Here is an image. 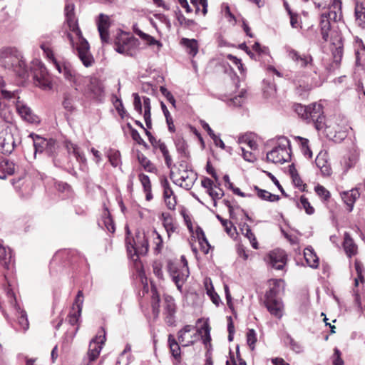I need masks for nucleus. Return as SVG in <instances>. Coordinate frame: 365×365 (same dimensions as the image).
I'll use <instances>...</instances> for the list:
<instances>
[{"instance_id": "1", "label": "nucleus", "mask_w": 365, "mask_h": 365, "mask_svg": "<svg viewBox=\"0 0 365 365\" xmlns=\"http://www.w3.org/2000/svg\"><path fill=\"white\" fill-rule=\"evenodd\" d=\"M0 63L7 69H12L13 71L21 78H27L29 72L22 59L21 53L15 48H5L0 51Z\"/></svg>"}, {"instance_id": "2", "label": "nucleus", "mask_w": 365, "mask_h": 365, "mask_svg": "<svg viewBox=\"0 0 365 365\" xmlns=\"http://www.w3.org/2000/svg\"><path fill=\"white\" fill-rule=\"evenodd\" d=\"M47 150V156L51 160L55 167L64 169L71 175L77 177V172L75 170L74 163L58 143L56 146L51 147Z\"/></svg>"}, {"instance_id": "3", "label": "nucleus", "mask_w": 365, "mask_h": 365, "mask_svg": "<svg viewBox=\"0 0 365 365\" xmlns=\"http://www.w3.org/2000/svg\"><path fill=\"white\" fill-rule=\"evenodd\" d=\"M278 291L276 287L269 288L265 293L264 305L269 312L277 317L281 319L283 316V303L280 298L277 297Z\"/></svg>"}, {"instance_id": "4", "label": "nucleus", "mask_w": 365, "mask_h": 365, "mask_svg": "<svg viewBox=\"0 0 365 365\" xmlns=\"http://www.w3.org/2000/svg\"><path fill=\"white\" fill-rule=\"evenodd\" d=\"M149 248L148 240L143 232L138 230L135 233V237L131 241L126 240V249L129 255L132 256L131 252L134 251L133 255H145Z\"/></svg>"}, {"instance_id": "5", "label": "nucleus", "mask_w": 365, "mask_h": 365, "mask_svg": "<svg viewBox=\"0 0 365 365\" xmlns=\"http://www.w3.org/2000/svg\"><path fill=\"white\" fill-rule=\"evenodd\" d=\"M16 143L11 128L6 125H0V153L9 155L12 153Z\"/></svg>"}, {"instance_id": "6", "label": "nucleus", "mask_w": 365, "mask_h": 365, "mask_svg": "<svg viewBox=\"0 0 365 365\" xmlns=\"http://www.w3.org/2000/svg\"><path fill=\"white\" fill-rule=\"evenodd\" d=\"M34 83L41 88H46L48 86L49 82L47 79V71L44 65L38 60L32 61V66L30 68Z\"/></svg>"}, {"instance_id": "7", "label": "nucleus", "mask_w": 365, "mask_h": 365, "mask_svg": "<svg viewBox=\"0 0 365 365\" xmlns=\"http://www.w3.org/2000/svg\"><path fill=\"white\" fill-rule=\"evenodd\" d=\"M76 34L81 38L79 46L77 48L78 56L86 67H90L94 63V58L90 53L88 42L82 37V33L78 27L76 29Z\"/></svg>"}, {"instance_id": "8", "label": "nucleus", "mask_w": 365, "mask_h": 365, "mask_svg": "<svg viewBox=\"0 0 365 365\" xmlns=\"http://www.w3.org/2000/svg\"><path fill=\"white\" fill-rule=\"evenodd\" d=\"M29 138L33 140V145L34 148V155L37 153H45L48 155V150L51 147L56 146L57 141L53 138L46 139L34 133L29 134Z\"/></svg>"}, {"instance_id": "9", "label": "nucleus", "mask_w": 365, "mask_h": 365, "mask_svg": "<svg viewBox=\"0 0 365 365\" xmlns=\"http://www.w3.org/2000/svg\"><path fill=\"white\" fill-rule=\"evenodd\" d=\"M19 96L16 98V101H14L18 114L21 118L32 124H37L40 122L39 118L34 113L32 110L23 101L19 100Z\"/></svg>"}, {"instance_id": "10", "label": "nucleus", "mask_w": 365, "mask_h": 365, "mask_svg": "<svg viewBox=\"0 0 365 365\" xmlns=\"http://www.w3.org/2000/svg\"><path fill=\"white\" fill-rule=\"evenodd\" d=\"M6 294L8 297L9 302L11 306H13L16 312V314H18V322L21 328L26 331L29 329V321L27 319L26 312L24 310H22L19 305L16 303V299L14 292L7 288L6 289Z\"/></svg>"}, {"instance_id": "11", "label": "nucleus", "mask_w": 365, "mask_h": 365, "mask_svg": "<svg viewBox=\"0 0 365 365\" xmlns=\"http://www.w3.org/2000/svg\"><path fill=\"white\" fill-rule=\"evenodd\" d=\"M165 321L168 326H175L176 305L173 297L165 295L164 297Z\"/></svg>"}, {"instance_id": "12", "label": "nucleus", "mask_w": 365, "mask_h": 365, "mask_svg": "<svg viewBox=\"0 0 365 365\" xmlns=\"http://www.w3.org/2000/svg\"><path fill=\"white\" fill-rule=\"evenodd\" d=\"M101 331L103 332V336H96V337L93 339L90 342L88 351L90 361H93L98 358L102 349L101 345L106 341V331L103 327H101Z\"/></svg>"}, {"instance_id": "13", "label": "nucleus", "mask_w": 365, "mask_h": 365, "mask_svg": "<svg viewBox=\"0 0 365 365\" xmlns=\"http://www.w3.org/2000/svg\"><path fill=\"white\" fill-rule=\"evenodd\" d=\"M138 43V39L134 36L121 37L120 39H116L115 41V50L121 54L130 56V47L135 46Z\"/></svg>"}, {"instance_id": "14", "label": "nucleus", "mask_w": 365, "mask_h": 365, "mask_svg": "<svg viewBox=\"0 0 365 365\" xmlns=\"http://www.w3.org/2000/svg\"><path fill=\"white\" fill-rule=\"evenodd\" d=\"M110 26L109 16L100 14L97 19L98 31L103 43H108L109 33L108 29Z\"/></svg>"}, {"instance_id": "15", "label": "nucleus", "mask_w": 365, "mask_h": 365, "mask_svg": "<svg viewBox=\"0 0 365 365\" xmlns=\"http://www.w3.org/2000/svg\"><path fill=\"white\" fill-rule=\"evenodd\" d=\"M269 263L274 269L281 270L287 262V255L283 250H274L269 254Z\"/></svg>"}, {"instance_id": "16", "label": "nucleus", "mask_w": 365, "mask_h": 365, "mask_svg": "<svg viewBox=\"0 0 365 365\" xmlns=\"http://www.w3.org/2000/svg\"><path fill=\"white\" fill-rule=\"evenodd\" d=\"M64 145L66 153L69 158L71 155H73L76 160L80 163L81 166V164H85L86 163V158L84 154L80 150V148L77 145L73 144L70 141H65Z\"/></svg>"}, {"instance_id": "17", "label": "nucleus", "mask_w": 365, "mask_h": 365, "mask_svg": "<svg viewBox=\"0 0 365 365\" xmlns=\"http://www.w3.org/2000/svg\"><path fill=\"white\" fill-rule=\"evenodd\" d=\"M88 88L96 99L101 101V98L104 96V86L100 79L91 77Z\"/></svg>"}, {"instance_id": "18", "label": "nucleus", "mask_w": 365, "mask_h": 365, "mask_svg": "<svg viewBox=\"0 0 365 365\" xmlns=\"http://www.w3.org/2000/svg\"><path fill=\"white\" fill-rule=\"evenodd\" d=\"M300 108L304 110L305 118L312 121L324 113L322 106L318 103H314L308 107L300 106Z\"/></svg>"}, {"instance_id": "19", "label": "nucleus", "mask_w": 365, "mask_h": 365, "mask_svg": "<svg viewBox=\"0 0 365 365\" xmlns=\"http://www.w3.org/2000/svg\"><path fill=\"white\" fill-rule=\"evenodd\" d=\"M289 56L293 61L299 63L301 67H307L312 65L313 58L311 55H300L299 53L294 49L289 51Z\"/></svg>"}, {"instance_id": "20", "label": "nucleus", "mask_w": 365, "mask_h": 365, "mask_svg": "<svg viewBox=\"0 0 365 365\" xmlns=\"http://www.w3.org/2000/svg\"><path fill=\"white\" fill-rule=\"evenodd\" d=\"M279 140H281V143L276 147H274L272 150L269 151V156H273L275 158V160L279 161V158H277V155L276 154L278 151H281L282 153L285 152H291V144L289 140L284 136H279Z\"/></svg>"}, {"instance_id": "21", "label": "nucleus", "mask_w": 365, "mask_h": 365, "mask_svg": "<svg viewBox=\"0 0 365 365\" xmlns=\"http://www.w3.org/2000/svg\"><path fill=\"white\" fill-rule=\"evenodd\" d=\"M341 195L343 201L349 207V212H351L354 202L360 196L359 192L357 189H352L349 191L343 192Z\"/></svg>"}, {"instance_id": "22", "label": "nucleus", "mask_w": 365, "mask_h": 365, "mask_svg": "<svg viewBox=\"0 0 365 365\" xmlns=\"http://www.w3.org/2000/svg\"><path fill=\"white\" fill-rule=\"evenodd\" d=\"M83 304V294L81 290H79L77 293V295L75 299V302L73 304V312H70L69 315L72 317H76L78 319H79L81 312H82V307Z\"/></svg>"}, {"instance_id": "23", "label": "nucleus", "mask_w": 365, "mask_h": 365, "mask_svg": "<svg viewBox=\"0 0 365 365\" xmlns=\"http://www.w3.org/2000/svg\"><path fill=\"white\" fill-rule=\"evenodd\" d=\"M337 43L334 41L332 43L334 45L337 46L335 47L334 50L332 51V55L334 58V63L338 66L341 61L342 55H343V38L340 36H337V39H336Z\"/></svg>"}, {"instance_id": "24", "label": "nucleus", "mask_w": 365, "mask_h": 365, "mask_svg": "<svg viewBox=\"0 0 365 365\" xmlns=\"http://www.w3.org/2000/svg\"><path fill=\"white\" fill-rule=\"evenodd\" d=\"M304 258L308 265L312 268H317L319 266V257L312 247H307L304 250Z\"/></svg>"}, {"instance_id": "25", "label": "nucleus", "mask_w": 365, "mask_h": 365, "mask_svg": "<svg viewBox=\"0 0 365 365\" xmlns=\"http://www.w3.org/2000/svg\"><path fill=\"white\" fill-rule=\"evenodd\" d=\"M137 159L145 171L155 173L157 168L140 151H137Z\"/></svg>"}, {"instance_id": "26", "label": "nucleus", "mask_w": 365, "mask_h": 365, "mask_svg": "<svg viewBox=\"0 0 365 365\" xmlns=\"http://www.w3.org/2000/svg\"><path fill=\"white\" fill-rule=\"evenodd\" d=\"M200 124L204 130H205L210 137L213 140L214 143L216 146L220 147L222 149L225 148V145L222 139L216 135L212 128L210 127L209 124L207 123L205 120H200Z\"/></svg>"}, {"instance_id": "27", "label": "nucleus", "mask_w": 365, "mask_h": 365, "mask_svg": "<svg viewBox=\"0 0 365 365\" xmlns=\"http://www.w3.org/2000/svg\"><path fill=\"white\" fill-rule=\"evenodd\" d=\"M344 248L349 257H351L356 252V246L348 232L344 233Z\"/></svg>"}, {"instance_id": "28", "label": "nucleus", "mask_w": 365, "mask_h": 365, "mask_svg": "<svg viewBox=\"0 0 365 365\" xmlns=\"http://www.w3.org/2000/svg\"><path fill=\"white\" fill-rule=\"evenodd\" d=\"M175 145L178 153L181 155V157L186 159H189L190 158V152L187 150V143L182 138H176L175 140Z\"/></svg>"}, {"instance_id": "29", "label": "nucleus", "mask_w": 365, "mask_h": 365, "mask_svg": "<svg viewBox=\"0 0 365 365\" xmlns=\"http://www.w3.org/2000/svg\"><path fill=\"white\" fill-rule=\"evenodd\" d=\"M181 44L186 47L187 53L192 56H195L198 52V45L197 40L182 38Z\"/></svg>"}, {"instance_id": "30", "label": "nucleus", "mask_w": 365, "mask_h": 365, "mask_svg": "<svg viewBox=\"0 0 365 365\" xmlns=\"http://www.w3.org/2000/svg\"><path fill=\"white\" fill-rule=\"evenodd\" d=\"M133 29L134 33L139 36V37L141 38L143 40L147 41V43L149 46L158 45V46L159 47L162 46V43L159 41L155 40L153 36H150L149 34L143 32L141 30L138 29L137 25H134Z\"/></svg>"}, {"instance_id": "31", "label": "nucleus", "mask_w": 365, "mask_h": 365, "mask_svg": "<svg viewBox=\"0 0 365 365\" xmlns=\"http://www.w3.org/2000/svg\"><path fill=\"white\" fill-rule=\"evenodd\" d=\"M152 299H151V307L153 314L155 318H158L160 314V297L158 294L156 289L152 288Z\"/></svg>"}, {"instance_id": "32", "label": "nucleus", "mask_w": 365, "mask_h": 365, "mask_svg": "<svg viewBox=\"0 0 365 365\" xmlns=\"http://www.w3.org/2000/svg\"><path fill=\"white\" fill-rule=\"evenodd\" d=\"M277 158H279V161H277L275 160L273 158V156H269V152H268L267 153V161L268 162H271V163H280V164H283L286 162H288L291 160V154L292 153L291 152H285V153H282L281 151H278L277 153Z\"/></svg>"}, {"instance_id": "33", "label": "nucleus", "mask_w": 365, "mask_h": 365, "mask_svg": "<svg viewBox=\"0 0 365 365\" xmlns=\"http://www.w3.org/2000/svg\"><path fill=\"white\" fill-rule=\"evenodd\" d=\"M286 346H289L290 349L295 353H301L303 351V346L301 344L295 341L289 334H287L284 339Z\"/></svg>"}, {"instance_id": "34", "label": "nucleus", "mask_w": 365, "mask_h": 365, "mask_svg": "<svg viewBox=\"0 0 365 365\" xmlns=\"http://www.w3.org/2000/svg\"><path fill=\"white\" fill-rule=\"evenodd\" d=\"M14 163L6 158L0 159V171L6 172L9 175H12L15 172Z\"/></svg>"}, {"instance_id": "35", "label": "nucleus", "mask_w": 365, "mask_h": 365, "mask_svg": "<svg viewBox=\"0 0 365 365\" xmlns=\"http://www.w3.org/2000/svg\"><path fill=\"white\" fill-rule=\"evenodd\" d=\"M73 96L68 93H65L63 94V101L62 102V106L65 110L70 113H73L76 110V107L73 106Z\"/></svg>"}, {"instance_id": "36", "label": "nucleus", "mask_w": 365, "mask_h": 365, "mask_svg": "<svg viewBox=\"0 0 365 365\" xmlns=\"http://www.w3.org/2000/svg\"><path fill=\"white\" fill-rule=\"evenodd\" d=\"M360 9L359 10L357 6L355 8L356 21L359 26L365 29V7L361 4Z\"/></svg>"}, {"instance_id": "37", "label": "nucleus", "mask_w": 365, "mask_h": 365, "mask_svg": "<svg viewBox=\"0 0 365 365\" xmlns=\"http://www.w3.org/2000/svg\"><path fill=\"white\" fill-rule=\"evenodd\" d=\"M108 158L113 167L121 165L120 153L119 150L110 149L108 153Z\"/></svg>"}, {"instance_id": "38", "label": "nucleus", "mask_w": 365, "mask_h": 365, "mask_svg": "<svg viewBox=\"0 0 365 365\" xmlns=\"http://www.w3.org/2000/svg\"><path fill=\"white\" fill-rule=\"evenodd\" d=\"M103 224L108 231L111 233H114L115 231V227L114 224V221L111 217V215L108 209H106L104 215H103Z\"/></svg>"}, {"instance_id": "39", "label": "nucleus", "mask_w": 365, "mask_h": 365, "mask_svg": "<svg viewBox=\"0 0 365 365\" xmlns=\"http://www.w3.org/2000/svg\"><path fill=\"white\" fill-rule=\"evenodd\" d=\"M11 259V254L9 250V252H6V248L0 245V261L2 262V264L6 269L9 267V263Z\"/></svg>"}, {"instance_id": "40", "label": "nucleus", "mask_w": 365, "mask_h": 365, "mask_svg": "<svg viewBox=\"0 0 365 365\" xmlns=\"http://www.w3.org/2000/svg\"><path fill=\"white\" fill-rule=\"evenodd\" d=\"M163 225L168 232V236H170V232H174L176 230V227L173 225L172 222V218L170 215H165V214L162 215Z\"/></svg>"}, {"instance_id": "41", "label": "nucleus", "mask_w": 365, "mask_h": 365, "mask_svg": "<svg viewBox=\"0 0 365 365\" xmlns=\"http://www.w3.org/2000/svg\"><path fill=\"white\" fill-rule=\"evenodd\" d=\"M5 86V83L1 81H0V88H1V93L4 99L7 100H11V99H16V98L18 96V90H15L14 91H9L4 88Z\"/></svg>"}, {"instance_id": "42", "label": "nucleus", "mask_w": 365, "mask_h": 365, "mask_svg": "<svg viewBox=\"0 0 365 365\" xmlns=\"http://www.w3.org/2000/svg\"><path fill=\"white\" fill-rule=\"evenodd\" d=\"M161 185L163 188V198H170L171 196L174 197V192L165 177L161 180Z\"/></svg>"}, {"instance_id": "43", "label": "nucleus", "mask_w": 365, "mask_h": 365, "mask_svg": "<svg viewBox=\"0 0 365 365\" xmlns=\"http://www.w3.org/2000/svg\"><path fill=\"white\" fill-rule=\"evenodd\" d=\"M314 190L316 193L321 197L324 201H328L330 198V192L327 190L324 186L321 185H317L314 187Z\"/></svg>"}, {"instance_id": "44", "label": "nucleus", "mask_w": 365, "mask_h": 365, "mask_svg": "<svg viewBox=\"0 0 365 365\" xmlns=\"http://www.w3.org/2000/svg\"><path fill=\"white\" fill-rule=\"evenodd\" d=\"M257 341L256 332L253 329L248 330L247 333V343L251 350L255 349V344Z\"/></svg>"}, {"instance_id": "45", "label": "nucleus", "mask_w": 365, "mask_h": 365, "mask_svg": "<svg viewBox=\"0 0 365 365\" xmlns=\"http://www.w3.org/2000/svg\"><path fill=\"white\" fill-rule=\"evenodd\" d=\"M300 203L302 204V207L304 209L307 215H312L314 212V208L311 205L309 202L308 201V199L304 196L302 195L300 197Z\"/></svg>"}, {"instance_id": "46", "label": "nucleus", "mask_w": 365, "mask_h": 365, "mask_svg": "<svg viewBox=\"0 0 365 365\" xmlns=\"http://www.w3.org/2000/svg\"><path fill=\"white\" fill-rule=\"evenodd\" d=\"M217 219L221 222L222 225L225 227V232L230 235H232V227H233V225L232 222L228 221L227 220H225L222 218L220 215L216 214Z\"/></svg>"}, {"instance_id": "47", "label": "nucleus", "mask_w": 365, "mask_h": 365, "mask_svg": "<svg viewBox=\"0 0 365 365\" xmlns=\"http://www.w3.org/2000/svg\"><path fill=\"white\" fill-rule=\"evenodd\" d=\"M138 177L144 191H150L151 189V182L149 177L143 173H140Z\"/></svg>"}, {"instance_id": "48", "label": "nucleus", "mask_w": 365, "mask_h": 365, "mask_svg": "<svg viewBox=\"0 0 365 365\" xmlns=\"http://www.w3.org/2000/svg\"><path fill=\"white\" fill-rule=\"evenodd\" d=\"M64 77L69 81H74V73L68 63L63 64V72Z\"/></svg>"}, {"instance_id": "49", "label": "nucleus", "mask_w": 365, "mask_h": 365, "mask_svg": "<svg viewBox=\"0 0 365 365\" xmlns=\"http://www.w3.org/2000/svg\"><path fill=\"white\" fill-rule=\"evenodd\" d=\"M200 332H203L205 334V339H203V343L206 344L207 342H210L211 340L210 336V327L209 324L206 322L200 328Z\"/></svg>"}, {"instance_id": "50", "label": "nucleus", "mask_w": 365, "mask_h": 365, "mask_svg": "<svg viewBox=\"0 0 365 365\" xmlns=\"http://www.w3.org/2000/svg\"><path fill=\"white\" fill-rule=\"evenodd\" d=\"M160 91L162 95L164 96L166 99L173 105V106L175 107V100L172 93L164 86L160 87Z\"/></svg>"}, {"instance_id": "51", "label": "nucleus", "mask_w": 365, "mask_h": 365, "mask_svg": "<svg viewBox=\"0 0 365 365\" xmlns=\"http://www.w3.org/2000/svg\"><path fill=\"white\" fill-rule=\"evenodd\" d=\"M241 231L247 237L250 242L255 240V235L252 233L250 227L247 223H243L240 227Z\"/></svg>"}, {"instance_id": "52", "label": "nucleus", "mask_w": 365, "mask_h": 365, "mask_svg": "<svg viewBox=\"0 0 365 365\" xmlns=\"http://www.w3.org/2000/svg\"><path fill=\"white\" fill-rule=\"evenodd\" d=\"M207 294L210 297L212 303L218 307L221 300L220 296L215 292L213 287L210 289H207Z\"/></svg>"}, {"instance_id": "53", "label": "nucleus", "mask_w": 365, "mask_h": 365, "mask_svg": "<svg viewBox=\"0 0 365 365\" xmlns=\"http://www.w3.org/2000/svg\"><path fill=\"white\" fill-rule=\"evenodd\" d=\"M179 15L180 16H179L178 21L180 25H181V26L184 25L187 28H190L191 26L196 24V23L194 20L186 19L183 14H179Z\"/></svg>"}, {"instance_id": "54", "label": "nucleus", "mask_w": 365, "mask_h": 365, "mask_svg": "<svg viewBox=\"0 0 365 365\" xmlns=\"http://www.w3.org/2000/svg\"><path fill=\"white\" fill-rule=\"evenodd\" d=\"M267 175L270 178V180L273 182V183L277 187V188L280 190L282 195L287 197L288 195L285 192L282 186L280 185L279 180L271 173L269 172H265Z\"/></svg>"}, {"instance_id": "55", "label": "nucleus", "mask_w": 365, "mask_h": 365, "mask_svg": "<svg viewBox=\"0 0 365 365\" xmlns=\"http://www.w3.org/2000/svg\"><path fill=\"white\" fill-rule=\"evenodd\" d=\"M133 96L134 108L139 114H141L143 110L140 98L136 93H133Z\"/></svg>"}, {"instance_id": "56", "label": "nucleus", "mask_w": 365, "mask_h": 365, "mask_svg": "<svg viewBox=\"0 0 365 365\" xmlns=\"http://www.w3.org/2000/svg\"><path fill=\"white\" fill-rule=\"evenodd\" d=\"M325 116L324 113L322 115H319V118H317L312 122L314 124V126L317 130H320L324 128L325 125Z\"/></svg>"}, {"instance_id": "57", "label": "nucleus", "mask_w": 365, "mask_h": 365, "mask_svg": "<svg viewBox=\"0 0 365 365\" xmlns=\"http://www.w3.org/2000/svg\"><path fill=\"white\" fill-rule=\"evenodd\" d=\"M65 14L66 16L67 21H71L74 17V5L73 4H67L65 6Z\"/></svg>"}, {"instance_id": "58", "label": "nucleus", "mask_w": 365, "mask_h": 365, "mask_svg": "<svg viewBox=\"0 0 365 365\" xmlns=\"http://www.w3.org/2000/svg\"><path fill=\"white\" fill-rule=\"evenodd\" d=\"M114 105L120 116L122 118H124V115L125 114L126 110L124 108L122 101L120 98H116V101L114 103Z\"/></svg>"}, {"instance_id": "59", "label": "nucleus", "mask_w": 365, "mask_h": 365, "mask_svg": "<svg viewBox=\"0 0 365 365\" xmlns=\"http://www.w3.org/2000/svg\"><path fill=\"white\" fill-rule=\"evenodd\" d=\"M224 289H225V297H226L227 306H228V307L230 309H232L233 311L234 310V305H233V303H232V297H231V294H230L228 285L225 284L224 285Z\"/></svg>"}, {"instance_id": "60", "label": "nucleus", "mask_w": 365, "mask_h": 365, "mask_svg": "<svg viewBox=\"0 0 365 365\" xmlns=\"http://www.w3.org/2000/svg\"><path fill=\"white\" fill-rule=\"evenodd\" d=\"M254 190L257 192V195L260 199L267 201V195H269V192L261 189L257 185L254 186Z\"/></svg>"}, {"instance_id": "61", "label": "nucleus", "mask_w": 365, "mask_h": 365, "mask_svg": "<svg viewBox=\"0 0 365 365\" xmlns=\"http://www.w3.org/2000/svg\"><path fill=\"white\" fill-rule=\"evenodd\" d=\"M153 272L155 275L159 278L163 279V274L162 271V265L160 263L155 262L153 265Z\"/></svg>"}, {"instance_id": "62", "label": "nucleus", "mask_w": 365, "mask_h": 365, "mask_svg": "<svg viewBox=\"0 0 365 365\" xmlns=\"http://www.w3.org/2000/svg\"><path fill=\"white\" fill-rule=\"evenodd\" d=\"M220 192H218L213 190V187L210 189V190H207L208 195L212 197L213 200L215 199H220L224 196V192L222 190H220Z\"/></svg>"}, {"instance_id": "63", "label": "nucleus", "mask_w": 365, "mask_h": 365, "mask_svg": "<svg viewBox=\"0 0 365 365\" xmlns=\"http://www.w3.org/2000/svg\"><path fill=\"white\" fill-rule=\"evenodd\" d=\"M206 171L208 174H210L215 180H218V176L215 172V170L212 166L210 160L207 162L206 165Z\"/></svg>"}, {"instance_id": "64", "label": "nucleus", "mask_w": 365, "mask_h": 365, "mask_svg": "<svg viewBox=\"0 0 365 365\" xmlns=\"http://www.w3.org/2000/svg\"><path fill=\"white\" fill-rule=\"evenodd\" d=\"M331 29V23L329 19H323L320 21V31H329Z\"/></svg>"}]
</instances>
